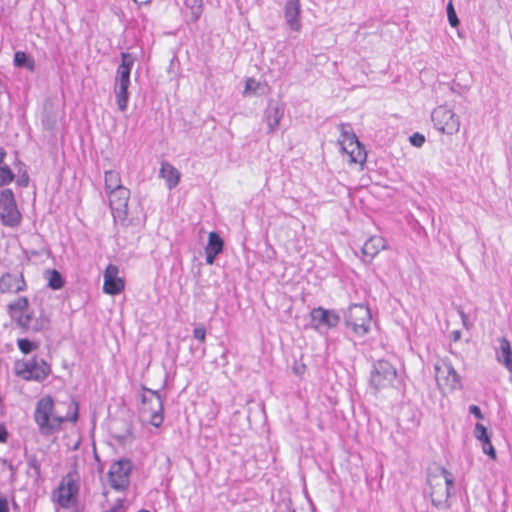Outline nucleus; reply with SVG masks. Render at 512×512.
I'll use <instances>...</instances> for the list:
<instances>
[{
    "instance_id": "nucleus-23",
    "label": "nucleus",
    "mask_w": 512,
    "mask_h": 512,
    "mask_svg": "<svg viewBox=\"0 0 512 512\" xmlns=\"http://www.w3.org/2000/svg\"><path fill=\"white\" fill-rule=\"evenodd\" d=\"M501 356L498 361L501 362L510 373V381L512 383V349L510 342L506 338L500 339Z\"/></svg>"
},
{
    "instance_id": "nucleus-36",
    "label": "nucleus",
    "mask_w": 512,
    "mask_h": 512,
    "mask_svg": "<svg viewBox=\"0 0 512 512\" xmlns=\"http://www.w3.org/2000/svg\"><path fill=\"white\" fill-rule=\"evenodd\" d=\"M194 338L200 342H204L206 339V329L203 325H198L193 330Z\"/></svg>"
},
{
    "instance_id": "nucleus-33",
    "label": "nucleus",
    "mask_w": 512,
    "mask_h": 512,
    "mask_svg": "<svg viewBox=\"0 0 512 512\" xmlns=\"http://www.w3.org/2000/svg\"><path fill=\"white\" fill-rule=\"evenodd\" d=\"M260 87V83L253 78H248L245 82L244 94L256 93Z\"/></svg>"
},
{
    "instance_id": "nucleus-29",
    "label": "nucleus",
    "mask_w": 512,
    "mask_h": 512,
    "mask_svg": "<svg viewBox=\"0 0 512 512\" xmlns=\"http://www.w3.org/2000/svg\"><path fill=\"white\" fill-rule=\"evenodd\" d=\"M14 178V174L8 166H0V186L10 183Z\"/></svg>"
},
{
    "instance_id": "nucleus-35",
    "label": "nucleus",
    "mask_w": 512,
    "mask_h": 512,
    "mask_svg": "<svg viewBox=\"0 0 512 512\" xmlns=\"http://www.w3.org/2000/svg\"><path fill=\"white\" fill-rule=\"evenodd\" d=\"M29 62L27 55L24 52L18 51L14 55V63L18 67L25 66Z\"/></svg>"
},
{
    "instance_id": "nucleus-8",
    "label": "nucleus",
    "mask_w": 512,
    "mask_h": 512,
    "mask_svg": "<svg viewBox=\"0 0 512 512\" xmlns=\"http://www.w3.org/2000/svg\"><path fill=\"white\" fill-rule=\"evenodd\" d=\"M340 145L342 151L348 156V161L350 163L360 164L363 166L366 162L367 153L354 133L343 129Z\"/></svg>"
},
{
    "instance_id": "nucleus-18",
    "label": "nucleus",
    "mask_w": 512,
    "mask_h": 512,
    "mask_svg": "<svg viewBox=\"0 0 512 512\" xmlns=\"http://www.w3.org/2000/svg\"><path fill=\"white\" fill-rule=\"evenodd\" d=\"M284 17L287 25L293 31H300L301 24V4L300 0H288L284 7Z\"/></svg>"
},
{
    "instance_id": "nucleus-10",
    "label": "nucleus",
    "mask_w": 512,
    "mask_h": 512,
    "mask_svg": "<svg viewBox=\"0 0 512 512\" xmlns=\"http://www.w3.org/2000/svg\"><path fill=\"white\" fill-rule=\"evenodd\" d=\"M396 375V369L389 362L379 360L371 372L370 383L376 390H379L391 385Z\"/></svg>"
},
{
    "instance_id": "nucleus-40",
    "label": "nucleus",
    "mask_w": 512,
    "mask_h": 512,
    "mask_svg": "<svg viewBox=\"0 0 512 512\" xmlns=\"http://www.w3.org/2000/svg\"><path fill=\"white\" fill-rule=\"evenodd\" d=\"M8 438V432L4 425L0 424V443H5Z\"/></svg>"
},
{
    "instance_id": "nucleus-16",
    "label": "nucleus",
    "mask_w": 512,
    "mask_h": 512,
    "mask_svg": "<svg viewBox=\"0 0 512 512\" xmlns=\"http://www.w3.org/2000/svg\"><path fill=\"white\" fill-rule=\"evenodd\" d=\"M311 324L313 328L322 327L329 329L336 327L340 321L339 315L333 310H327L322 307L314 308L311 313Z\"/></svg>"
},
{
    "instance_id": "nucleus-32",
    "label": "nucleus",
    "mask_w": 512,
    "mask_h": 512,
    "mask_svg": "<svg viewBox=\"0 0 512 512\" xmlns=\"http://www.w3.org/2000/svg\"><path fill=\"white\" fill-rule=\"evenodd\" d=\"M474 436L481 442H484L486 439H489L487 430L481 423H477L475 425Z\"/></svg>"
},
{
    "instance_id": "nucleus-45",
    "label": "nucleus",
    "mask_w": 512,
    "mask_h": 512,
    "mask_svg": "<svg viewBox=\"0 0 512 512\" xmlns=\"http://www.w3.org/2000/svg\"><path fill=\"white\" fill-rule=\"evenodd\" d=\"M135 3H137L138 5H145V4H148L150 3L151 0H133Z\"/></svg>"
},
{
    "instance_id": "nucleus-43",
    "label": "nucleus",
    "mask_w": 512,
    "mask_h": 512,
    "mask_svg": "<svg viewBox=\"0 0 512 512\" xmlns=\"http://www.w3.org/2000/svg\"><path fill=\"white\" fill-rule=\"evenodd\" d=\"M206 252V263L209 265H212L215 261V258L217 255H214L212 252L205 251Z\"/></svg>"
},
{
    "instance_id": "nucleus-37",
    "label": "nucleus",
    "mask_w": 512,
    "mask_h": 512,
    "mask_svg": "<svg viewBox=\"0 0 512 512\" xmlns=\"http://www.w3.org/2000/svg\"><path fill=\"white\" fill-rule=\"evenodd\" d=\"M409 140L413 146L421 147L425 142V137L420 133H414L412 136H410Z\"/></svg>"
},
{
    "instance_id": "nucleus-1",
    "label": "nucleus",
    "mask_w": 512,
    "mask_h": 512,
    "mask_svg": "<svg viewBox=\"0 0 512 512\" xmlns=\"http://www.w3.org/2000/svg\"><path fill=\"white\" fill-rule=\"evenodd\" d=\"M428 484L432 504L438 509L449 508V498L454 485V477L443 467H435L428 474Z\"/></svg>"
},
{
    "instance_id": "nucleus-21",
    "label": "nucleus",
    "mask_w": 512,
    "mask_h": 512,
    "mask_svg": "<svg viewBox=\"0 0 512 512\" xmlns=\"http://www.w3.org/2000/svg\"><path fill=\"white\" fill-rule=\"evenodd\" d=\"M122 62L117 70V83L130 84V72L134 64V57L129 53H122Z\"/></svg>"
},
{
    "instance_id": "nucleus-15",
    "label": "nucleus",
    "mask_w": 512,
    "mask_h": 512,
    "mask_svg": "<svg viewBox=\"0 0 512 512\" xmlns=\"http://www.w3.org/2000/svg\"><path fill=\"white\" fill-rule=\"evenodd\" d=\"M103 291L108 295H118L125 288L124 279L119 277V268L116 265L109 264L103 274Z\"/></svg>"
},
{
    "instance_id": "nucleus-27",
    "label": "nucleus",
    "mask_w": 512,
    "mask_h": 512,
    "mask_svg": "<svg viewBox=\"0 0 512 512\" xmlns=\"http://www.w3.org/2000/svg\"><path fill=\"white\" fill-rule=\"evenodd\" d=\"M46 278L48 286L53 290L61 289L64 285L61 274L55 269L46 271Z\"/></svg>"
},
{
    "instance_id": "nucleus-34",
    "label": "nucleus",
    "mask_w": 512,
    "mask_h": 512,
    "mask_svg": "<svg viewBox=\"0 0 512 512\" xmlns=\"http://www.w3.org/2000/svg\"><path fill=\"white\" fill-rule=\"evenodd\" d=\"M482 450L485 454L489 455L493 460L496 459V451L489 439H486L484 442H482Z\"/></svg>"
},
{
    "instance_id": "nucleus-42",
    "label": "nucleus",
    "mask_w": 512,
    "mask_h": 512,
    "mask_svg": "<svg viewBox=\"0 0 512 512\" xmlns=\"http://www.w3.org/2000/svg\"><path fill=\"white\" fill-rule=\"evenodd\" d=\"M0 512H9L8 502L3 497H0Z\"/></svg>"
},
{
    "instance_id": "nucleus-24",
    "label": "nucleus",
    "mask_w": 512,
    "mask_h": 512,
    "mask_svg": "<svg viewBox=\"0 0 512 512\" xmlns=\"http://www.w3.org/2000/svg\"><path fill=\"white\" fill-rule=\"evenodd\" d=\"M120 173L115 170L105 172V191L106 193L123 188Z\"/></svg>"
},
{
    "instance_id": "nucleus-31",
    "label": "nucleus",
    "mask_w": 512,
    "mask_h": 512,
    "mask_svg": "<svg viewBox=\"0 0 512 512\" xmlns=\"http://www.w3.org/2000/svg\"><path fill=\"white\" fill-rule=\"evenodd\" d=\"M447 17L452 27H457L459 25V20L451 1L447 5Z\"/></svg>"
},
{
    "instance_id": "nucleus-19",
    "label": "nucleus",
    "mask_w": 512,
    "mask_h": 512,
    "mask_svg": "<svg viewBox=\"0 0 512 512\" xmlns=\"http://www.w3.org/2000/svg\"><path fill=\"white\" fill-rule=\"evenodd\" d=\"M26 283L22 274L5 273L0 277L2 293H17L25 290Z\"/></svg>"
},
{
    "instance_id": "nucleus-49",
    "label": "nucleus",
    "mask_w": 512,
    "mask_h": 512,
    "mask_svg": "<svg viewBox=\"0 0 512 512\" xmlns=\"http://www.w3.org/2000/svg\"><path fill=\"white\" fill-rule=\"evenodd\" d=\"M27 183H28V178L22 179V184L27 185Z\"/></svg>"
},
{
    "instance_id": "nucleus-47",
    "label": "nucleus",
    "mask_w": 512,
    "mask_h": 512,
    "mask_svg": "<svg viewBox=\"0 0 512 512\" xmlns=\"http://www.w3.org/2000/svg\"><path fill=\"white\" fill-rule=\"evenodd\" d=\"M460 338V332L456 331L454 332V340H458Z\"/></svg>"
},
{
    "instance_id": "nucleus-3",
    "label": "nucleus",
    "mask_w": 512,
    "mask_h": 512,
    "mask_svg": "<svg viewBox=\"0 0 512 512\" xmlns=\"http://www.w3.org/2000/svg\"><path fill=\"white\" fill-rule=\"evenodd\" d=\"M68 417L59 415L54 409V401L51 396H45L38 400L34 413L41 434L49 435L57 430Z\"/></svg>"
},
{
    "instance_id": "nucleus-6",
    "label": "nucleus",
    "mask_w": 512,
    "mask_h": 512,
    "mask_svg": "<svg viewBox=\"0 0 512 512\" xmlns=\"http://www.w3.org/2000/svg\"><path fill=\"white\" fill-rule=\"evenodd\" d=\"M345 323L351 327L356 335L364 336L370 329V310L363 305L354 304L350 306L345 314Z\"/></svg>"
},
{
    "instance_id": "nucleus-11",
    "label": "nucleus",
    "mask_w": 512,
    "mask_h": 512,
    "mask_svg": "<svg viewBox=\"0 0 512 512\" xmlns=\"http://www.w3.org/2000/svg\"><path fill=\"white\" fill-rule=\"evenodd\" d=\"M109 204L112 210L114 220L116 222H125L127 218L128 201L130 198V190L126 187L107 193Z\"/></svg>"
},
{
    "instance_id": "nucleus-51",
    "label": "nucleus",
    "mask_w": 512,
    "mask_h": 512,
    "mask_svg": "<svg viewBox=\"0 0 512 512\" xmlns=\"http://www.w3.org/2000/svg\"><path fill=\"white\" fill-rule=\"evenodd\" d=\"M293 512H296V511H293Z\"/></svg>"
},
{
    "instance_id": "nucleus-7",
    "label": "nucleus",
    "mask_w": 512,
    "mask_h": 512,
    "mask_svg": "<svg viewBox=\"0 0 512 512\" xmlns=\"http://www.w3.org/2000/svg\"><path fill=\"white\" fill-rule=\"evenodd\" d=\"M434 370L437 385L441 390L453 391L460 388V377L450 362L441 359L435 363Z\"/></svg>"
},
{
    "instance_id": "nucleus-4",
    "label": "nucleus",
    "mask_w": 512,
    "mask_h": 512,
    "mask_svg": "<svg viewBox=\"0 0 512 512\" xmlns=\"http://www.w3.org/2000/svg\"><path fill=\"white\" fill-rule=\"evenodd\" d=\"M144 390L139 410L140 418L143 422L158 428L164 420L162 398L157 391L146 388Z\"/></svg>"
},
{
    "instance_id": "nucleus-2",
    "label": "nucleus",
    "mask_w": 512,
    "mask_h": 512,
    "mask_svg": "<svg viewBox=\"0 0 512 512\" xmlns=\"http://www.w3.org/2000/svg\"><path fill=\"white\" fill-rule=\"evenodd\" d=\"M7 312L22 331H42L49 327V319L41 315L31 324L33 319V312L29 310V300L27 297H18L7 305Z\"/></svg>"
},
{
    "instance_id": "nucleus-44",
    "label": "nucleus",
    "mask_w": 512,
    "mask_h": 512,
    "mask_svg": "<svg viewBox=\"0 0 512 512\" xmlns=\"http://www.w3.org/2000/svg\"><path fill=\"white\" fill-rule=\"evenodd\" d=\"M459 315L461 317V320H462V323H463L464 327L469 329L470 326H469V323H468V316L464 313L463 310L459 311Z\"/></svg>"
},
{
    "instance_id": "nucleus-5",
    "label": "nucleus",
    "mask_w": 512,
    "mask_h": 512,
    "mask_svg": "<svg viewBox=\"0 0 512 512\" xmlns=\"http://www.w3.org/2000/svg\"><path fill=\"white\" fill-rule=\"evenodd\" d=\"M431 119L437 130L447 135H454L460 130V117L445 105L436 107Z\"/></svg>"
},
{
    "instance_id": "nucleus-20",
    "label": "nucleus",
    "mask_w": 512,
    "mask_h": 512,
    "mask_svg": "<svg viewBox=\"0 0 512 512\" xmlns=\"http://www.w3.org/2000/svg\"><path fill=\"white\" fill-rule=\"evenodd\" d=\"M386 248V240L381 236H371L362 247V254L371 261L381 250Z\"/></svg>"
},
{
    "instance_id": "nucleus-25",
    "label": "nucleus",
    "mask_w": 512,
    "mask_h": 512,
    "mask_svg": "<svg viewBox=\"0 0 512 512\" xmlns=\"http://www.w3.org/2000/svg\"><path fill=\"white\" fill-rule=\"evenodd\" d=\"M130 84L127 83H115V95L116 102L119 110L124 111L128 104V87Z\"/></svg>"
},
{
    "instance_id": "nucleus-14",
    "label": "nucleus",
    "mask_w": 512,
    "mask_h": 512,
    "mask_svg": "<svg viewBox=\"0 0 512 512\" xmlns=\"http://www.w3.org/2000/svg\"><path fill=\"white\" fill-rule=\"evenodd\" d=\"M24 368L19 374L26 380L42 381L48 377L51 372L50 366L39 358H32L23 363Z\"/></svg>"
},
{
    "instance_id": "nucleus-17",
    "label": "nucleus",
    "mask_w": 512,
    "mask_h": 512,
    "mask_svg": "<svg viewBox=\"0 0 512 512\" xmlns=\"http://www.w3.org/2000/svg\"><path fill=\"white\" fill-rule=\"evenodd\" d=\"M284 106L277 102H270L264 111L263 121L267 125V133L274 134L284 117Z\"/></svg>"
},
{
    "instance_id": "nucleus-12",
    "label": "nucleus",
    "mask_w": 512,
    "mask_h": 512,
    "mask_svg": "<svg viewBox=\"0 0 512 512\" xmlns=\"http://www.w3.org/2000/svg\"><path fill=\"white\" fill-rule=\"evenodd\" d=\"M13 193L10 189L0 192V219L5 225L14 226L20 221Z\"/></svg>"
},
{
    "instance_id": "nucleus-38",
    "label": "nucleus",
    "mask_w": 512,
    "mask_h": 512,
    "mask_svg": "<svg viewBox=\"0 0 512 512\" xmlns=\"http://www.w3.org/2000/svg\"><path fill=\"white\" fill-rule=\"evenodd\" d=\"M469 412H470L471 414H473L476 418H478V419H483V414H482V412H481V410H480V408H479L478 406H476V405H471V406L469 407Z\"/></svg>"
},
{
    "instance_id": "nucleus-50",
    "label": "nucleus",
    "mask_w": 512,
    "mask_h": 512,
    "mask_svg": "<svg viewBox=\"0 0 512 512\" xmlns=\"http://www.w3.org/2000/svg\"><path fill=\"white\" fill-rule=\"evenodd\" d=\"M139 512H149L148 510L142 509Z\"/></svg>"
},
{
    "instance_id": "nucleus-39",
    "label": "nucleus",
    "mask_w": 512,
    "mask_h": 512,
    "mask_svg": "<svg viewBox=\"0 0 512 512\" xmlns=\"http://www.w3.org/2000/svg\"><path fill=\"white\" fill-rule=\"evenodd\" d=\"M293 369V372L296 374V375H302L305 371V365L303 363H295L292 367Z\"/></svg>"
},
{
    "instance_id": "nucleus-41",
    "label": "nucleus",
    "mask_w": 512,
    "mask_h": 512,
    "mask_svg": "<svg viewBox=\"0 0 512 512\" xmlns=\"http://www.w3.org/2000/svg\"><path fill=\"white\" fill-rule=\"evenodd\" d=\"M107 512H125L122 501H118L113 507Z\"/></svg>"
},
{
    "instance_id": "nucleus-46",
    "label": "nucleus",
    "mask_w": 512,
    "mask_h": 512,
    "mask_svg": "<svg viewBox=\"0 0 512 512\" xmlns=\"http://www.w3.org/2000/svg\"><path fill=\"white\" fill-rule=\"evenodd\" d=\"M4 156H5V152L2 148H0V164L2 163Z\"/></svg>"
},
{
    "instance_id": "nucleus-48",
    "label": "nucleus",
    "mask_w": 512,
    "mask_h": 512,
    "mask_svg": "<svg viewBox=\"0 0 512 512\" xmlns=\"http://www.w3.org/2000/svg\"><path fill=\"white\" fill-rule=\"evenodd\" d=\"M72 421H76L77 420V412L75 411L74 415L72 416V418L70 419Z\"/></svg>"
},
{
    "instance_id": "nucleus-13",
    "label": "nucleus",
    "mask_w": 512,
    "mask_h": 512,
    "mask_svg": "<svg viewBox=\"0 0 512 512\" xmlns=\"http://www.w3.org/2000/svg\"><path fill=\"white\" fill-rule=\"evenodd\" d=\"M77 493V481L69 474L62 479L57 490L54 492V499L61 507L67 508L76 501Z\"/></svg>"
},
{
    "instance_id": "nucleus-26",
    "label": "nucleus",
    "mask_w": 512,
    "mask_h": 512,
    "mask_svg": "<svg viewBox=\"0 0 512 512\" xmlns=\"http://www.w3.org/2000/svg\"><path fill=\"white\" fill-rule=\"evenodd\" d=\"M223 240L216 232H210L208 236V244L205 251L212 252L214 255H218L223 250Z\"/></svg>"
},
{
    "instance_id": "nucleus-22",
    "label": "nucleus",
    "mask_w": 512,
    "mask_h": 512,
    "mask_svg": "<svg viewBox=\"0 0 512 512\" xmlns=\"http://www.w3.org/2000/svg\"><path fill=\"white\" fill-rule=\"evenodd\" d=\"M160 176L165 180L168 189L175 188L180 181V172L170 163L163 162Z\"/></svg>"
},
{
    "instance_id": "nucleus-28",
    "label": "nucleus",
    "mask_w": 512,
    "mask_h": 512,
    "mask_svg": "<svg viewBox=\"0 0 512 512\" xmlns=\"http://www.w3.org/2000/svg\"><path fill=\"white\" fill-rule=\"evenodd\" d=\"M202 0H185V6L190 10L191 20L196 22L202 14Z\"/></svg>"
},
{
    "instance_id": "nucleus-9",
    "label": "nucleus",
    "mask_w": 512,
    "mask_h": 512,
    "mask_svg": "<svg viewBox=\"0 0 512 512\" xmlns=\"http://www.w3.org/2000/svg\"><path fill=\"white\" fill-rule=\"evenodd\" d=\"M132 464L127 459L114 462L109 469V483L115 490H124L129 485Z\"/></svg>"
},
{
    "instance_id": "nucleus-30",
    "label": "nucleus",
    "mask_w": 512,
    "mask_h": 512,
    "mask_svg": "<svg viewBox=\"0 0 512 512\" xmlns=\"http://www.w3.org/2000/svg\"><path fill=\"white\" fill-rule=\"evenodd\" d=\"M17 343L19 349L25 354H28L37 348V344L28 339H19Z\"/></svg>"
}]
</instances>
